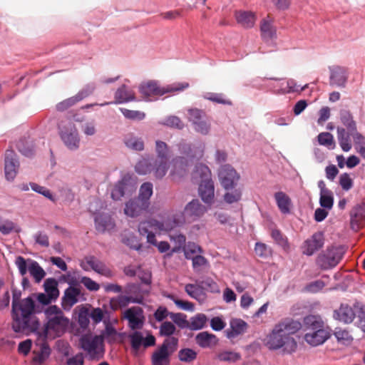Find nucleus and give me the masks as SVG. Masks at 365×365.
<instances>
[{"instance_id":"obj_41","label":"nucleus","mask_w":365,"mask_h":365,"mask_svg":"<svg viewBox=\"0 0 365 365\" xmlns=\"http://www.w3.org/2000/svg\"><path fill=\"white\" fill-rule=\"evenodd\" d=\"M119 335L116 329L111 324H108L101 334L98 336L101 337L103 344L104 340L109 344H113L117 341Z\"/></svg>"},{"instance_id":"obj_25","label":"nucleus","mask_w":365,"mask_h":365,"mask_svg":"<svg viewBox=\"0 0 365 365\" xmlns=\"http://www.w3.org/2000/svg\"><path fill=\"white\" fill-rule=\"evenodd\" d=\"M330 85L344 87L347 81L346 69L339 66L330 68Z\"/></svg>"},{"instance_id":"obj_4","label":"nucleus","mask_w":365,"mask_h":365,"mask_svg":"<svg viewBox=\"0 0 365 365\" xmlns=\"http://www.w3.org/2000/svg\"><path fill=\"white\" fill-rule=\"evenodd\" d=\"M170 168V164L168 159L156 158L150 160L143 159L135 165V171L140 175L153 173L155 178L162 179Z\"/></svg>"},{"instance_id":"obj_19","label":"nucleus","mask_w":365,"mask_h":365,"mask_svg":"<svg viewBox=\"0 0 365 365\" xmlns=\"http://www.w3.org/2000/svg\"><path fill=\"white\" fill-rule=\"evenodd\" d=\"M324 243V239L322 232H317L314 233L311 237L304 241L302 247V252L307 256H311L316 251L322 248Z\"/></svg>"},{"instance_id":"obj_15","label":"nucleus","mask_w":365,"mask_h":365,"mask_svg":"<svg viewBox=\"0 0 365 365\" xmlns=\"http://www.w3.org/2000/svg\"><path fill=\"white\" fill-rule=\"evenodd\" d=\"M189 160L182 156H177L170 163V177L173 180H178L184 177L188 171Z\"/></svg>"},{"instance_id":"obj_44","label":"nucleus","mask_w":365,"mask_h":365,"mask_svg":"<svg viewBox=\"0 0 365 365\" xmlns=\"http://www.w3.org/2000/svg\"><path fill=\"white\" fill-rule=\"evenodd\" d=\"M340 119L344 126L346 127L348 131L352 134V132L356 131V125L353 120V116L350 111L343 110L340 112Z\"/></svg>"},{"instance_id":"obj_11","label":"nucleus","mask_w":365,"mask_h":365,"mask_svg":"<svg viewBox=\"0 0 365 365\" xmlns=\"http://www.w3.org/2000/svg\"><path fill=\"white\" fill-rule=\"evenodd\" d=\"M218 178L223 188L229 190L235 187L240 176L231 165H224L218 170Z\"/></svg>"},{"instance_id":"obj_16","label":"nucleus","mask_w":365,"mask_h":365,"mask_svg":"<svg viewBox=\"0 0 365 365\" xmlns=\"http://www.w3.org/2000/svg\"><path fill=\"white\" fill-rule=\"evenodd\" d=\"M180 153L189 160L190 163L194 160H200L203 156L204 146L202 144H190L185 141H181L178 145Z\"/></svg>"},{"instance_id":"obj_5","label":"nucleus","mask_w":365,"mask_h":365,"mask_svg":"<svg viewBox=\"0 0 365 365\" xmlns=\"http://www.w3.org/2000/svg\"><path fill=\"white\" fill-rule=\"evenodd\" d=\"M178 339L170 337L153 352L151 358L153 365H170V357L177 350Z\"/></svg>"},{"instance_id":"obj_1","label":"nucleus","mask_w":365,"mask_h":365,"mask_svg":"<svg viewBox=\"0 0 365 365\" xmlns=\"http://www.w3.org/2000/svg\"><path fill=\"white\" fill-rule=\"evenodd\" d=\"M301 328L302 324L299 321L285 319L277 324L266 336L264 345L270 350L282 349L284 352L291 354L295 351L297 346L293 335Z\"/></svg>"},{"instance_id":"obj_37","label":"nucleus","mask_w":365,"mask_h":365,"mask_svg":"<svg viewBox=\"0 0 365 365\" xmlns=\"http://www.w3.org/2000/svg\"><path fill=\"white\" fill-rule=\"evenodd\" d=\"M351 224L353 228L356 225L358 227L359 223L365 219V204L356 205L351 211Z\"/></svg>"},{"instance_id":"obj_58","label":"nucleus","mask_w":365,"mask_h":365,"mask_svg":"<svg viewBox=\"0 0 365 365\" xmlns=\"http://www.w3.org/2000/svg\"><path fill=\"white\" fill-rule=\"evenodd\" d=\"M120 110L126 118L131 120H143L145 115L144 113L138 110H132L123 108H120Z\"/></svg>"},{"instance_id":"obj_3","label":"nucleus","mask_w":365,"mask_h":365,"mask_svg":"<svg viewBox=\"0 0 365 365\" xmlns=\"http://www.w3.org/2000/svg\"><path fill=\"white\" fill-rule=\"evenodd\" d=\"M189 83H178L169 85L166 87L161 88L158 83L154 81H148L140 84L139 91L145 100H150V98L154 96H160L166 93L181 91L188 88Z\"/></svg>"},{"instance_id":"obj_36","label":"nucleus","mask_w":365,"mask_h":365,"mask_svg":"<svg viewBox=\"0 0 365 365\" xmlns=\"http://www.w3.org/2000/svg\"><path fill=\"white\" fill-rule=\"evenodd\" d=\"M192 178L194 180H198L200 182L212 180L211 171L207 165L202 163L197 164L196 165L195 169L193 172Z\"/></svg>"},{"instance_id":"obj_39","label":"nucleus","mask_w":365,"mask_h":365,"mask_svg":"<svg viewBox=\"0 0 365 365\" xmlns=\"http://www.w3.org/2000/svg\"><path fill=\"white\" fill-rule=\"evenodd\" d=\"M304 324L307 331H314L324 329V322L320 317L309 315L304 317Z\"/></svg>"},{"instance_id":"obj_46","label":"nucleus","mask_w":365,"mask_h":365,"mask_svg":"<svg viewBox=\"0 0 365 365\" xmlns=\"http://www.w3.org/2000/svg\"><path fill=\"white\" fill-rule=\"evenodd\" d=\"M124 143L128 148L134 150L140 151L144 149V143L142 139L132 134H128L125 136Z\"/></svg>"},{"instance_id":"obj_30","label":"nucleus","mask_w":365,"mask_h":365,"mask_svg":"<svg viewBox=\"0 0 365 365\" xmlns=\"http://www.w3.org/2000/svg\"><path fill=\"white\" fill-rule=\"evenodd\" d=\"M161 222L163 225V231H170L182 226L187 222V220L183 211L174 213L170 217Z\"/></svg>"},{"instance_id":"obj_55","label":"nucleus","mask_w":365,"mask_h":365,"mask_svg":"<svg viewBox=\"0 0 365 365\" xmlns=\"http://www.w3.org/2000/svg\"><path fill=\"white\" fill-rule=\"evenodd\" d=\"M178 357L181 361L189 363L197 358V352L191 349H182L179 351Z\"/></svg>"},{"instance_id":"obj_28","label":"nucleus","mask_w":365,"mask_h":365,"mask_svg":"<svg viewBox=\"0 0 365 365\" xmlns=\"http://www.w3.org/2000/svg\"><path fill=\"white\" fill-rule=\"evenodd\" d=\"M199 195L201 199L207 204H211L215 196L214 182L212 180L199 182Z\"/></svg>"},{"instance_id":"obj_33","label":"nucleus","mask_w":365,"mask_h":365,"mask_svg":"<svg viewBox=\"0 0 365 365\" xmlns=\"http://www.w3.org/2000/svg\"><path fill=\"white\" fill-rule=\"evenodd\" d=\"M96 229L100 232H104L113 228L114 222L111 217L106 214H99L95 217Z\"/></svg>"},{"instance_id":"obj_42","label":"nucleus","mask_w":365,"mask_h":365,"mask_svg":"<svg viewBox=\"0 0 365 365\" xmlns=\"http://www.w3.org/2000/svg\"><path fill=\"white\" fill-rule=\"evenodd\" d=\"M153 184L150 182H144L141 185L139 189V193L137 198L145 202L150 206V199L153 195Z\"/></svg>"},{"instance_id":"obj_63","label":"nucleus","mask_w":365,"mask_h":365,"mask_svg":"<svg viewBox=\"0 0 365 365\" xmlns=\"http://www.w3.org/2000/svg\"><path fill=\"white\" fill-rule=\"evenodd\" d=\"M81 282L91 292H96L100 289V285L88 277H81Z\"/></svg>"},{"instance_id":"obj_34","label":"nucleus","mask_w":365,"mask_h":365,"mask_svg":"<svg viewBox=\"0 0 365 365\" xmlns=\"http://www.w3.org/2000/svg\"><path fill=\"white\" fill-rule=\"evenodd\" d=\"M277 207L283 214H289L291 210L292 200L290 197L284 192L279 191L274 194Z\"/></svg>"},{"instance_id":"obj_14","label":"nucleus","mask_w":365,"mask_h":365,"mask_svg":"<svg viewBox=\"0 0 365 365\" xmlns=\"http://www.w3.org/2000/svg\"><path fill=\"white\" fill-rule=\"evenodd\" d=\"M81 267L86 271L89 267L98 274L107 278H111L114 276V272L106 264L98 259L94 256H87L84 258V262H81Z\"/></svg>"},{"instance_id":"obj_32","label":"nucleus","mask_w":365,"mask_h":365,"mask_svg":"<svg viewBox=\"0 0 365 365\" xmlns=\"http://www.w3.org/2000/svg\"><path fill=\"white\" fill-rule=\"evenodd\" d=\"M196 343L202 348H210L218 343L217 336L207 331L198 333L195 336Z\"/></svg>"},{"instance_id":"obj_2","label":"nucleus","mask_w":365,"mask_h":365,"mask_svg":"<svg viewBox=\"0 0 365 365\" xmlns=\"http://www.w3.org/2000/svg\"><path fill=\"white\" fill-rule=\"evenodd\" d=\"M35 303L31 297L21 300L16 312H12V327L16 332H33L38 329L39 322L34 315Z\"/></svg>"},{"instance_id":"obj_22","label":"nucleus","mask_w":365,"mask_h":365,"mask_svg":"<svg viewBox=\"0 0 365 365\" xmlns=\"http://www.w3.org/2000/svg\"><path fill=\"white\" fill-rule=\"evenodd\" d=\"M149 205L138 198L129 200L125 204L124 213L130 217H137L147 211Z\"/></svg>"},{"instance_id":"obj_23","label":"nucleus","mask_w":365,"mask_h":365,"mask_svg":"<svg viewBox=\"0 0 365 365\" xmlns=\"http://www.w3.org/2000/svg\"><path fill=\"white\" fill-rule=\"evenodd\" d=\"M330 336L331 334L329 331L325 329H322L314 331H307L304 339L305 341L312 346H317L323 344Z\"/></svg>"},{"instance_id":"obj_27","label":"nucleus","mask_w":365,"mask_h":365,"mask_svg":"<svg viewBox=\"0 0 365 365\" xmlns=\"http://www.w3.org/2000/svg\"><path fill=\"white\" fill-rule=\"evenodd\" d=\"M32 362L36 365H41L49 357L51 349L46 341L36 345L32 351Z\"/></svg>"},{"instance_id":"obj_21","label":"nucleus","mask_w":365,"mask_h":365,"mask_svg":"<svg viewBox=\"0 0 365 365\" xmlns=\"http://www.w3.org/2000/svg\"><path fill=\"white\" fill-rule=\"evenodd\" d=\"M19 167V163L16 158L15 153L11 150H7L5 153L4 172L8 180L14 179Z\"/></svg>"},{"instance_id":"obj_45","label":"nucleus","mask_w":365,"mask_h":365,"mask_svg":"<svg viewBox=\"0 0 365 365\" xmlns=\"http://www.w3.org/2000/svg\"><path fill=\"white\" fill-rule=\"evenodd\" d=\"M45 292L53 297L55 300L59 296V291L58 289V282L54 278H48L45 280L44 284Z\"/></svg>"},{"instance_id":"obj_17","label":"nucleus","mask_w":365,"mask_h":365,"mask_svg":"<svg viewBox=\"0 0 365 365\" xmlns=\"http://www.w3.org/2000/svg\"><path fill=\"white\" fill-rule=\"evenodd\" d=\"M124 317L128 320V327L132 330L136 331L143 327L145 317L140 307H133L128 309L124 313Z\"/></svg>"},{"instance_id":"obj_50","label":"nucleus","mask_w":365,"mask_h":365,"mask_svg":"<svg viewBox=\"0 0 365 365\" xmlns=\"http://www.w3.org/2000/svg\"><path fill=\"white\" fill-rule=\"evenodd\" d=\"M170 317L180 328H189V321L187 320V316L185 314L170 313Z\"/></svg>"},{"instance_id":"obj_29","label":"nucleus","mask_w":365,"mask_h":365,"mask_svg":"<svg viewBox=\"0 0 365 365\" xmlns=\"http://www.w3.org/2000/svg\"><path fill=\"white\" fill-rule=\"evenodd\" d=\"M230 324V329L225 331L228 339H234L238 335L243 334L248 327V324L241 319H232Z\"/></svg>"},{"instance_id":"obj_57","label":"nucleus","mask_w":365,"mask_h":365,"mask_svg":"<svg viewBox=\"0 0 365 365\" xmlns=\"http://www.w3.org/2000/svg\"><path fill=\"white\" fill-rule=\"evenodd\" d=\"M231 190L230 192H227L224 195V200L228 204L240 201L242 197V192L240 189Z\"/></svg>"},{"instance_id":"obj_48","label":"nucleus","mask_w":365,"mask_h":365,"mask_svg":"<svg viewBox=\"0 0 365 365\" xmlns=\"http://www.w3.org/2000/svg\"><path fill=\"white\" fill-rule=\"evenodd\" d=\"M337 341L343 344H350L353 341V337L349 334V331L341 328H336L334 333Z\"/></svg>"},{"instance_id":"obj_51","label":"nucleus","mask_w":365,"mask_h":365,"mask_svg":"<svg viewBox=\"0 0 365 365\" xmlns=\"http://www.w3.org/2000/svg\"><path fill=\"white\" fill-rule=\"evenodd\" d=\"M318 142L320 145H324L328 148H334L335 143L332 134L328 132H323L318 135Z\"/></svg>"},{"instance_id":"obj_13","label":"nucleus","mask_w":365,"mask_h":365,"mask_svg":"<svg viewBox=\"0 0 365 365\" xmlns=\"http://www.w3.org/2000/svg\"><path fill=\"white\" fill-rule=\"evenodd\" d=\"M135 190V182L129 175H124L113 187L111 197L120 200L125 195H131Z\"/></svg>"},{"instance_id":"obj_18","label":"nucleus","mask_w":365,"mask_h":365,"mask_svg":"<svg viewBox=\"0 0 365 365\" xmlns=\"http://www.w3.org/2000/svg\"><path fill=\"white\" fill-rule=\"evenodd\" d=\"M207 211L206 206L202 205L198 200H192L188 202L185 208L184 212L188 222H194L202 217Z\"/></svg>"},{"instance_id":"obj_62","label":"nucleus","mask_w":365,"mask_h":365,"mask_svg":"<svg viewBox=\"0 0 365 365\" xmlns=\"http://www.w3.org/2000/svg\"><path fill=\"white\" fill-rule=\"evenodd\" d=\"M194 129L197 133H200L202 135H207L208 134L210 129V123L206 120L205 118L200 120L199 122L194 124Z\"/></svg>"},{"instance_id":"obj_64","label":"nucleus","mask_w":365,"mask_h":365,"mask_svg":"<svg viewBox=\"0 0 365 365\" xmlns=\"http://www.w3.org/2000/svg\"><path fill=\"white\" fill-rule=\"evenodd\" d=\"M184 252L185 258L190 259V254H195V253H202V248L193 242H189L186 247L184 246Z\"/></svg>"},{"instance_id":"obj_60","label":"nucleus","mask_w":365,"mask_h":365,"mask_svg":"<svg viewBox=\"0 0 365 365\" xmlns=\"http://www.w3.org/2000/svg\"><path fill=\"white\" fill-rule=\"evenodd\" d=\"M185 291L192 298L200 300L201 291L197 286L192 284H187L185 287Z\"/></svg>"},{"instance_id":"obj_40","label":"nucleus","mask_w":365,"mask_h":365,"mask_svg":"<svg viewBox=\"0 0 365 365\" xmlns=\"http://www.w3.org/2000/svg\"><path fill=\"white\" fill-rule=\"evenodd\" d=\"M350 135L351 133L349 131L346 132L344 128H337L339 143L344 152H348L351 148Z\"/></svg>"},{"instance_id":"obj_6","label":"nucleus","mask_w":365,"mask_h":365,"mask_svg":"<svg viewBox=\"0 0 365 365\" xmlns=\"http://www.w3.org/2000/svg\"><path fill=\"white\" fill-rule=\"evenodd\" d=\"M344 254V252L340 247H327L317 256L316 264L324 270L332 269L339 263Z\"/></svg>"},{"instance_id":"obj_54","label":"nucleus","mask_w":365,"mask_h":365,"mask_svg":"<svg viewBox=\"0 0 365 365\" xmlns=\"http://www.w3.org/2000/svg\"><path fill=\"white\" fill-rule=\"evenodd\" d=\"M176 328L175 325L170 322H164L160 326L159 333L160 336H168V338L173 337L172 335L175 334Z\"/></svg>"},{"instance_id":"obj_61","label":"nucleus","mask_w":365,"mask_h":365,"mask_svg":"<svg viewBox=\"0 0 365 365\" xmlns=\"http://www.w3.org/2000/svg\"><path fill=\"white\" fill-rule=\"evenodd\" d=\"M30 185L31 189L34 191L43 195V196H45L46 197H47L48 199L53 202L55 201L53 195L51 193L50 190L46 187L41 186L36 183H31Z\"/></svg>"},{"instance_id":"obj_10","label":"nucleus","mask_w":365,"mask_h":365,"mask_svg":"<svg viewBox=\"0 0 365 365\" xmlns=\"http://www.w3.org/2000/svg\"><path fill=\"white\" fill-rule=\"evenodd\" d=\"M157 231H163V225L156 219L150 218L138 225V232L140 235L146 236L148 243H155V232Z\"/></svg>"},{"instance_id":"obj_8","label":"nucleus","mask_w":365,"mask_h":365,"mask_svg":"<svg viewBox=\"0 0 365 365\" xmlns=\"http://www.w3.org/2000/svg\"><path fill=\"white\" fill-rule=\"evenodd\" d=\"M79 344L81 348L89 354L91 359L98 360L103 357L104 345L102 343L101 337L98 335L92 336L84 334L80 338Z\"/></svg>"},{"instance_id":"obj_24","label":"nucleus","mask_w":365,"mask_h":365,"mask_svg":"<svg viewBox=\"0 0 365 365\" xmlns=\"http://www.w3.org/2000/svg\"><path fill=\"white\" fill-rule=\"evenodd\" d=\"M93 91V88H86L81 91L76 96L68 98L56 105V109L58 111H64L71 106H74L76 103L81 101L83 98L88 96Z\"/></svg>"},{"instance_id":"obj_38","label":"nucleus","mask_w":365,"mask_h":365,"mask_svg":"<svg viewBox=\"0 0 365 365\" xmlns=\"http://www.w3.org/2000/svg\"><path fill=\"white\" fill-rule=\"evenodd\" d=\"M235 17L238 24H241L245 28H251L254 26L255 22V17L254 14L249 11H237Z\"/></svg>"},{"instance_id":"obj_7","label":"nucleus","mask_w":365,"mask_h":365,"mask_svg":"<svg viewBox=\"0 0 365 365\" xmlns=\"http://www.w3.org/2000/svg\"><path fill=\"white\" fill-rule=\"evenodd\" d=\"M45 314L48 319L46 324L48 330H53L57 334L63 332L68 326V319L64 317L63 312L59 307L51 305L46 309Z\"/></svg>"},{"instance_id":"obj_47","label":"nucleus","mask_w":365,"mask_h":365,"mask_svg":"<svg viewBox=\"0 0 365 365\" xmlns=\"http://www.w3.org/2000/svg\"><path fill=\"white\" fill-rule=\"evenodd\" d=\"M207 317L204 314H197L190 318L189 321V329L198 330L202 329L207 322Z\"/></svg>"},{"instance_id":"obj_12","label":"nucleus","mask_w":365,"mask_h":365,"mask_svg":"<svg viewBox=\"0 0 365 365\" xmlns=\"http://www.w3.org/2000/svg\"><path fill=\"white\" fill-rule=\"evenodd\" d=\"M60 137L68 149L74 150L79 148L80 138L78 132L73 123H68L66 125L61 128Z\"/></svg>"},{"instance_id":"obj_43","label":"nucleus","mask_w":365,"mask_h":365,"mask_svg":"<svg viewBox=\"0 0 365 365\" xmlns=\"http://www.w3.org/2000/svg\"><path fill=\"white\" fill-rule=\"evenodd\" d=\"M261 35L264 40L269 41L276 37V29L272 24L264 19L260 26Z\"/></svg>"},{"instance_id":"obj_20","label":"nucleus","mask_w":365,"mask_h":365,"mask_svg":"<svg viewBox=\"0 0 365 365\" xmlns=\"http://www.w3.org/2000/svg\"><path fill=\"white\" fill-rule=\"evenodd\" d=\"M130 344L132 349L138 351L141 346L145 348L154 346L155 344V338L153 335L149 334L146 337L143 336V334L138 331H135L129 335Z\"/></svg>"},{"instance_id":"obj_49","label":"nucleus","mask_w":365,"mask_h":365,"mask_svg":"<svg viewBox=\"0 0 365 365\" xmlns=\"http://www.w3.org/2000/svg\"><path fill=\"white\" fill-rule=\"evenodd\" d=\"M319 203L323 208L331 210L334 204L332 192L331 190H325V192L320 193Z\"/></svg>"},{"instance_id":"obj_35","label":"nucleus","mask_w":365,"mask_h":365,"mask_svg":"<svg viewBox=\"0 0 365 365\" xmlns=\"http://www.w3.org/2000/svg\"><path fill=\"white\" fill-rule=\"evenodd\" d=\"M135 99L134 92L125 85L121 86L115 93V103H123L134 101Z\"/></svg>"},{"instance_id":"obj_52","label":"nucleus","mask_w":365,"mask_h":365,"mask_svg":"<svg viewBox=\"0 0 365 365\" xmlns=\"http://www.w3.org/2000/svg\"><path fill=\"white\" fill-rule=\"evenodd\" d=\"M155 153L157 158L168 159L169 156V148L167 143L161 140L155 141Z\"/></svg>"},{"instance_id":"obj_9","label":"nucleus","mask_w":365,"mask_h":365,"mask_svg":"<svg viewBox=\"0 0 365 365\" xmlns=\"http://www.w3.org/2000/svg\"><path fill=\"white\" fill-rule=\"evenodd\" d=\"M28 262L29 264L22 256H18L16 258L15 264L21 276L24 277L29 271L35 282L39 283L45 277L46 272L36 261L29 259Z\"/></svg>"},{"instance_id":"obj_26","label":"nucleus","mask_w":365,"mask_h":365,"mask_svg":"<svg viewBox=\"0 0 365 365\" xmlns=\"http://www.w3.org/2000/svg\"><path fill=\"white\" fill-rule=\"evenodd\" d=\"M355 312L351 307L346 304H341L340 307L334 311L333 317L344 324H349L355 318Z\"/></svg>"},{"instance_id":"obj_31","label":"nucleus","mask_w":365,"mask_h":365,"mask_svg":"<svg viewBox=\"0 0 365 365\" xmlns=\"http://www.w3.org/2000/svg\"><path fill=\"white\" fill-rule=\"evenodd\" d=\"M81 289L78 287L70 286L64 292L62 298V305L66 308H71L78 301V297L81 295Z\"/></svg>"},{"instance_id":"obj_59","label":"nucleus","mask_w":365,"mask_h":365,"mask_svg":"<svg viewBox=\"0 0 365 365\" xmlns=\"http://www.w3.org/2000/svg\"><path fill=\"white\" fill-rule=\"evenodd\" d=\"M163 124L170 128L182 129L184 128L183 122L177 116L172 115L167 118Z\"/></svg>"},{"instance_id":"obj_53","label":"nucleus","mask_w":365,"mask_h":365,"mask_svg":"<svg viewBox=\"0 0 365 365\" xmlns=\"http://www.w3.org/2000/svg\"><path fill=\"white\" fill-rule=\"evenodd\" d=\"M217 359L222 361L235 362L241 359V355L235 351H224L219 353Z\"/></svg>"},{"instance_id":"obj_56","label":"nucleus","mask_w":365,"mask_h":365,"mask_svg":"<svg viewBox=\"0 0 365 365\" xmlns=\"http://www.w3.org/2000/svg\"><path fill=\"white\" fill-rule=\"evenodd\" d=\"M188 112V120L192 123V124H195L200 120L206 118L205 113L197 108H190L187 110Z\"/></svg>"}]
</instances>
